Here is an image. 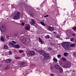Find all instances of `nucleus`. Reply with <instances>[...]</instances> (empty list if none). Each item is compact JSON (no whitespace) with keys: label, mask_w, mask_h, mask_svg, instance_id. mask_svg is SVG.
<instances>
[{"label":"nucleus","mask_w":76,"mask_h":76,"mask_svg":"<svg viewBox=\"0 0 76 76\" xmlns=\"http://www.w3.org/2000/svg\"><path fill=\"white\" fill-rule=\"evenodd\" d=\"M20 41H21L22 42H23L24 44H29V38H27L26 39L23 37H20L19 39Z\"/></svg>","instance_id":"obj_1"},{"label":"nucleus","mask_w":76,"mask_h":76,"mask_svg":"<svg viewBox=\"0 0 76 76\" xmlns=\"http://www.w3.org/2000/svg\"><path fill=\"white\" fill-rule=\"evenodd\" d=\"M69 42H65L62 43V46L65 49L67 50L69 48Z\"/></svg>","instance_id":"obj_2"},{"label":"nucleus","mask_w":76,"mask_h":76,"mask_svg":"<svg viewBox=\"0 0 76 76\" xmlns=\"http://www.w3.org/2000/svg\"><path fill=\"white\" fill-rule=\"evenodd\" d=\"M20 13V12H18L15 14L13 18V19L15 20L18 19L19 18V15Z\"/></svg>","instance_id":"obj_3"},{"label":"nucleus","mask_w":76,"mask_h":76,"mask_svg":"<svg viewBox=\"0 0 76 76\" xmlns=\"http://www.w3.org/2000/svg\"><path fill=\"white\" fill-rule=\"evenodd\" d=\"M1 32H4L6 31V27L4 24L2 25L0 28Z\"/></svg>","instance_id":"obj_4"},{"label":"nucleus","mask_w":76,"mask_h":76,"mask_svg":"<svg viewBox=\"0 0 76 76\" xmlns=\"http://www.w3.org/2000/svg\"><path fill=\"white\" fill-rule=\"evenodd\" d=\"M47 29L48 31H53L54 29V27H53L48 26V28H47Z\"/></svg>","instance_id":"obj_5"},{"label":"nucleus","mask_w":76,"mask_h":76,"mask_svg":"<svg viewBox=\"0 0 76 76\" xmlns=\"http://www.w3.org/2000/svg\"><path fill=\"white\" fill-rule=\"evenodd\" d=\"M28 54L30 56H34L35 54V52L34 51H29L28 52Z\"/></svg>","instance_id":"obj_6"},{"label":"nucleus","mask_w":76,"mask_h":76,"mask_svg":"<svg viewBox=\"0 0 76 76\" xmlns=\"http://www.w3.org/2000/svg\"><path fill=\"white\" fill-rule=\"evenodd\" d=\"M71 65V64L70 63H68L64 65L63 66V67L64 68H69V67H70V65Z\"/></svg>","instance_id":"obj_7"},{"label":"nucleus","mask_w":76,"mask_h":76,"mask_svg":"<svg viewBox=\"0 0 76 76\" xmlns=\"http://www.w3.org/2000/svg\"><path fill=\"white\" fill-rule=\"evenodd\" d=\"M30 24L31 25H34L35 24V20L32 19L31 22H30Z\"/></svg>","instance_id":"obj_8"},{"label":"nucleus","mask_w":76,"mask_h":76,"mask_svg":"<svg viewBox=\"0 0 76 76\" xmlns=\"http://www.w3.org/2000/svg\"><path fill=\"white\" fill-rule=\"evenodd\" d=\"M25 28L26 30L29 31V30H30V25H29V24H28L27 26L25 27Z\"/></svg>","instance_id":"obj_9"},{"label":"nucleus","mask_w":76,"mask_h":76,"mask_svg":"<svg viewBox=\"0 0 76 76\" xmlns=\"http://www.w3.org/2000/svg\"><path fill=\"white\" fill-rule=\"evenodd\" d=\"M55 68V69H58V70L59 69V68L60 67V66L56 64L54 66Z\"/></svg>","instance_id":"obj_10"},{"label":"nucleus","mask_w":76,"mask_h":76,"mask_svg":"<svg viewBox=\"0 0 76 76\" xmlns=\"http://www.w3.org/2000/svg\"><path fill=\"white\" fill-rule=\"evenodd\" d=\"M11 61H12V59H8L5 61V62H6L7 63H10Z\"/></svg>","instance_id":"obj_11"},{"label":"nucleus","mask_w":76,"mask_h":76,"mask_svg":"<svg viewBox=\"0 0 76 76\" xmlns=\"http://www.w3.org/2000/svg\"><path fill=\"white\" fill-rule=\"evenodd\" d=\"M38 39L39 41V42L41 43L42 44H44V41L42 40V39L40 38V37H39Z\"/></svg>","instance_id":"obj_12"},{"label":"nucleus","mask_w":76,"mask_h":76,"mask_svg":"<svg viewBox=\"0 0 76 76\" xmlns=\"http://www.w3.org/2000/svg\"><path fill=\"white\" fill-rule=\"evenodd\" d=\"M43 56L44 57H49L50 56V55L49 54H47V53H44Z\"/></svg>","instance_id":"obj_13"},{"label":"nucleus","mask_w":76,"mask_h":76,"mask_svg":"<svg viewBox=\"0 0 76 76\" xmlns=\"http://www.w3.org/2000/svg\"><path fill=\"white\" fill-rule=\"evenodd\" d=\"M40 23L42 25H43V26H45V25H46L45 24V23H44V22L43 21H41L40 22Z\"/></svg>","instance_id":"obj_14"},{"label":"nucleus","mask_w":76,"mask_h":76,"mask_svg":"<svg viewBox=\"0 0 76 76\" xmlns=\"http://www.w3.org/2000/svg\"><path fill=\"white\" fill-rule=\"evenodd\" d=\"M59 69V70L60 73H62V72H63V68H62L61 67H60Z\"/></svg>","instance_id":"obj_15"},{"label":"nucleus","mask_w":76,"mask_h":76,"mask_svg":"<svg viewBox=\"0 0 76 76\" xmlns=\"http://www.w3.org/2000/svg\"><path fill=\"white\" fill-rule=\"evenodd\" d=\"M10 67V66H9L8 65L4 69V70H7V69H9Z\"/></svg>","instance_id":"obj_16"},{"label":"nucleus","mask_w":76,"mask_h":76,"mask_svg":"<svg viewBox=\"0 0 76 76\" xmlns=\"http://www.w3.org/2000/svg\"><path fill=\"white\" fill-rule=\"evenodd\" d=\"M15 47H16L17 48H20V46H19V45H15Z\"/></svg>","instance_id":"obj_17"},{"label":"nucleus","mask_w":76,"mask_h":76,"mask_svg":"<svg viewBox=\"0 0 76 76\" xmlns=\"http://www.w3.org/2000/svg\"><path fill=\"white\" fill-rule=\"evenodd\" d=\"M68 55H69V53H64V56H67Z\"/></svg>","instance_id":"obj_18"},{"label":"nucleus","mask_w":76,"mask_h":76,"mask_svg":"<svg viewBox=\"0 0 76 76\" xmlns=\"http://www.w3.org/2000/svg\"><path fill=\"white\" fill-rule=\"evenodd\" d=\"M75 45V43H73V44H71V45H70V47H74Z\"/></svg>","instance_id":"obj_19"},{"label":"nucleus","mask_w":76,"mask_h":76,"mask_svg":"<svg viewBox=\"0 0 76 76\" xmlns=\"http://www.w3.org/2000/svg\"><path fill=\"white\" fill-rule=\"evenodd\" d=\"M1 40L3 42L4 41V37H1Z\"/></svg>","instance_id":"obj_20"},{"label":"nucleus","mask_w":76,"mask_h":76,"mask_svg":"<svg viewBox=\"0 0 76 76\" xmlns=\"http://www.w3.org/2000/svg\"><path fill=\"white\" fill-rule=\"evenodd\" d=\"M62 60L63 61H66V59L64 58H62Z\"/></svg>","instance_id":"obj_21"},{"label":"nucleus","mask_w":76,"mask_h":76,"mask_svg":"<svg viewBox=\"0 0 76 76\" xmlns=\"http://www.w3.org/2000/svg\"><path fill=\"white\" fill-rule=\"evenodd\" d=\"M74 40H75V38L74 37H73L70 39L71 41H74Z\"/></svg>","instance_id":"obj_22"},{"label":"nucleus","mask_w":76,"mask_h":76,"mask_svg":"<svg viewBox=\"0 0 76 76\" xmlns=\"http://www.w3.org/2000/svg\"><path fill=\"white\" fill-rule=\"evenodd\" d=\"M53 60L54 61H55V62H57V59L56 58H53Z\"/></svg>","instance_id":"obj_23"},{"label":"nucleus","mask_w":76,"mask_h":76,"mask_svg":"<svg viewBox=\"0 0 76 76\" xmlns=\"http://www.w3.org/2000/svg\"><path fill=\"white\" fill-rule=\"evenodd\" d=\"M4 48L5 49H7L8 48V46L7 45H4Z\"/></svg>","instance_id":"obj_24"},{"label":"nucleus","mask_w":76,"mask_h":76,"mask_svg":"<svg viewBox=\"0 0 76 76\" xmlns=\"http://www.w3.org/2000/svg\"><path fill=\"white\" fill-rule=\"evenodd\" d=\"M17 34H15L14 35V36H13V37H14L15 38H16V37H17Z\"/></svg>","instance_id":"obj_25"},{"label":"nucleus","mask_w":76,"mask_h":76,"mask_svg":"<svg viewBox=\"0 0 76 76\" xmlns=\"http://www.w3.org/2000/svg\"><path fill=\"white\" fill-rule=\"evenodd\" d=\"M56 38H60V36L58 35L57 36H55Z\"/></svg>","instance_id":"obj_26"},{"label":"nucleus","mask_w":76,"mask_h":76,"mask_svg":"<svg viewBox=\"0 0 76 76\" xmlns=\"http://www.w3.org/2000/svg\"><path fill=\"white\" fill-rule=\"evenodd\" d=\"M38 52L39 53H43V52H45V51H38Z\"/></svg>","instance_id":"obj_27"},{"label":"nucleus","mask_w":76,"mask_h":76,"mask_svg":"<svg viewBox=\"0 0 76 76\" xmlns=\"http://www.w3.org/2000/svg\"><path fill=\"white\" fill-rule=\"evenodd\" d=\"M72 29L74 30V31H76V27H72Z\"/></svg>","instance_id":"obj_28"},{"label":"nucleus","mask_w":76,"mask_h":76,"mask_svg":"<svg viewBox=\"0 0 76 76\" xmlns=\"http://www.w3.org/2000/svg\"><path fill=\"white\" fill-rule=\"evenodd\" d=\"M25 64V62H21V65H23V64Z\"/></svg>","instance_id":"obj_29"},{"label":"nucleus","mask_w":76,"mask_h":76,"mask_svg":"<svg viewBox=\"0 0 76 76\" xmlns=\"http://www.w3.org/2000/svg\"><path fill=\"white\" fill-rule=\"evenodd\" d=\"M57 57L58 58H60V57H61V55L60 54H58V55H57Z\"/></svg>","instance_id":"obj_30"},{"label":"nucleus","mask_w":76,"mask_h":76,"mask_svg":"<svg viewBox=\"0 0 76 76\" xmlns=\"http://www.w3.org/2000/svg\"><path fill=\"white\" fill-rule=\"evenodd\" d=\"M20 57H15V59H20Z\"/></svg>","instance_id":"obj_31"},{"label":"nucleus","mask_w":76,"mask_h":76,"mask_svg":"<svg viewBox=\"0 0 76 76\" xmlns=\"http://www.w3.org/2000/svg\"><path fill=\"white\" fill-rule=\"evenodd\" d=\"M59 63L60 66H62V62H61V61H59Z\"/></svg>","instance_id":"obj_32"},{"label":"nucleus","mask_w":76,"mask_h":76,"mask_svg":"<svg viewBox=\"0 0 76 76\" xmlns=\"http://www.w3.org/2000/svg\"><path fill=\"white\" fill-rule=\"evenodd\" d=\"M46 37L47 38H48V39H49V38H50V36L47 35L46 36Z\"/></svg>","instance_id":"obj_33"},{"label":"nucleus","mask_w":76,"mask_h":76,"mask_svg":"<svg viewBox=\"0 0 76 76\" xmlns=\"http://www.w3.org/2000/svg\"><path fill=\"white\" fill-rule=\"evenodd\" d=\"M12 43L15 44H16V42H15V41H12Z\"/></svg>","instance_id":"obj_34"},{"label":"nucleus","mask_w":76,"mask_h":76,"mask_svg":"<svg viewBox=\"0 0 76 76\" xmlns=\"http://www.w3.org/2000/svg\"><path fill=\"white\" fill-rule=\"evenodd\" d=\"M23 51L22 50H20L19 51V53H23Z\"/></svg>","instance_id":"obj_35"},{"label":"nucleus","mask_w":76,"mask_h":76,"mask_svg":"<svg viewBox=\"0 0 76 76\" xmlns=\"http://www.w3.org/2000/svg\"><path fill=\"white\" fill-rule=\"evenodd\" d=\"M9 44H10V45H12V42H9Z\"/></svg>","instance_id":"obj_36"},{"label":"nucleus","mask_w":76,"mask_h":76,"mask_svg":"<svg viewBox=\"0 0 76 76\" xmlns=\"http://www.w3.org/2000/svg\"><path fill=\"white\" fill-rule=\"evenodd\" d=\"M9 54L10 55H12V52H11V51H10L9 52Z\"/></svg>","instance_id":"obj_37"},{"label":"nucleus","mask_w":76,"mask_h":76,"mask_svg":"<svg viewBox=\"0 0 76 76\" xmlns=\"http://www.w3.org/2000/svg\"><path fill=\"white\" fill-rule=\"evenodd\" d=\"M12 47H15V45L13 43L12 44Z\"/></svg>","instance_id":"obj_38"},{"label":"nucleus","mask_w":76,"mask_h":76,"mask_svg":"<svg viewBox=\"0 0 76 76\" xmlns=\"http://www.w3.org/2000/svg\"><path fill=\"white\" fill-rule=\"evenodd\" d=\"M22 26H24V25H25V23H22Z\"/></svg>","instance_id":"obj_39"},{"label":"nucleus","mask_w":76,"mask_h":76,"mask_svg":"<svg viewBox=\"0 0 76 76\" xmlns=\"http://www.w3.org/2000/svg\"><path fill=\"white\" fill-rule=\"evenodd\" d=\"M48 50H51V48L49 47L48 48Z\"/></svg>","instance_id":"obj_40"},{"label":"nucleus","mask_w":76,"mask_h":76,"mask_svg":"<svg viewBox=\"0 0 76 76\" xmlns=\"http://www.w3.org/2000/svg\"><path fill=\"white\" fill-rule=\"evenodd\" d=\"M48 15H46L44 16V17L45 18V17H48Z\"/></svg>","instance_id":"obj_41"},{"label":"nucleus","mask_w":76,"mask_h":76,"mask_svg":"<svg viewBox=\"0 0 76 76\" xmlns=\"http://www.w3.org/2000/svg\"><path fill=\"white\" fill-rule=\"evenodd\" d=\"M9 36H8V35H7L6 36V37L7 39L9 38Z\"/></svg>","instance_id":"obj_42"},{"label":"nucleus","mask_w":76,"mask_h":76,"mask_svg":"<svg viewBox=\"0 0 76 76\" xmlns=\"http://www.w3.org/2000/svg\"><path fill=\"white\" fill-rule=\"evenodd\" d=\"M72 35L73 37H75V34H72Z\"/></svg>","instance_id":"obj_43"},{"label":"nucleus","mask_w":76,"mask_h":76,"mask_svg":"<svg viewBox=\"0 0 76 76\" xmlns=\"http://www.w3.org/2000/svg\"><path fill=\"white\" fill-rule=\"evenodd\" d=\"M50 75L52 76H54V74H50Z\"/></svg>","instance_id":"obj_44"},{"label":"nucleus","mask_w":76,"mask_h":76,"mask_svg":"<svg viewBox=\"0 0 76 76\" xmlns=\"http://www.w3.org/2000/svg\"><path fill=\"white\" fill-rule=\"evenodd\" d=\"M53 34H56V33L55 32H53Z\"/></svg>","instance_id":"obj_45"},{"label":"nucleus","mask_w":76,"mask_h":76,"mask_svg":"<svg viewBox=\"0 0 76 76\" xmlns=\"http://www.w3.org/2000/svg\"><path fill=\"white\" fill-rule=\"evenodd\" d=\"M75 42H76V40H75Z\"/></svg>","instance_id":"obj_46"},{"label":"nucleus","mask_w":76,"mask_h":76,"mask_svg":"<svg viewBox=\"0 0 76 76\" xmlns=\"http://www.w3.org/2000/svg\"><path fill=\"white\" fill-rule=\"evenodd\" d=\"M10 37H12V36H10Z\"/></svg>","instance_id":"obj_47"},{"label":"nucleus","mask_w":76,"mask_h":76,"mask_svg":"<svg viewBox=\"0 0 76 76\" xmlns=\"http://www.w3.org/2000/svg\"><path fill=\"white\" fill-rule=\"evenodd\" d=\"M15 23H16V22H15Z\"/></svg>","instance_id":"obj_48"}]
</instances>
